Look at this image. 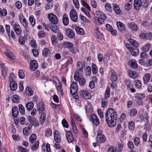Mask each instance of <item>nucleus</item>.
Listing matches in <instances>:
<instances>
[{
  "instance_id": "obj_1",
  "label": "nucleus",
  "mask_w": 152,
  "mask_h": 152,
  "mask_svg": "<svg viewBox=\"0 0 152 152\" xmlns=\"http://www.w3.org/2000/svg\"><path fill=\"white\" fill-rule=\"evenodd\" d=\"M117 114L113 109L109 108L105 113L106 121L107 124L110 127H113L116 124Z\"/></svg>"
},
{
  "instance_id": "obj_2",
  "label": "nucleus",
  "mask_w": 152,
  "mask_h": 152,
  "mask_svg": "<svg viewBox=\"0 0 152 152\" xmlns=\"http://www.w3.org/2000/svg\"><path fill=\"white\" fill-rule=\"evenodd\" d=\"M148 5V1L147 0H134V7L135 9L138 10L143 6L146 8Z\"/></svg>"
},
{
  "instance_id": "obj_3",
  "label": "nucleus",
  "mask_w": 152,
  "mask_h": 152,
  "mask_svg": "<svg viewBox=\"0 0 152 152\" xmlns=\"http://www.w3.org/2000/svg\"><path fill=\"white\" fill-rule=\"evenodd\" d=\"M48 19L50 22L53 24H56L58 22V19L57 16L52 13L48 14Z\"/></svg>"
},
{
  "instance_id": "obj_4",
  "label": "nucleus",
  "mask_w": 152,
  "mask_h": 152,
  "mask_svg": "<svg viewBox=\"0 0 152 152\" xmlns=\"http://www.w3.org/2000/svg\"><path fill=\"white\" fill-rule=\"evenodd\" d=\"M70 17L72 20L75 22H77V15L76 11L74 9H72L70 12Z\"/></svg>"
},
{
  "instance_id": "obj_5",
  "label": "nucleus",
  "mask_w": 152,
  "mask_h": 152,
  "mask_svg": "<svg viewBox=\"0 0 152 152\" xmlns=\"http://www.w3.org/2000/svg\"><path fill=\"white\" fill-rule=\"evenodd\" d=\"M78 90L77 85L75 82H72L70 86V92L71 94L74 95Z\"/></svg>"
},
{
  "instance_id": "obj_6",
  "label": "nucleus",
  "mask_w": 152,
  "mask_h": 152,
  "mask_svg": "<svg viewBox=\"0 0 152 152\" xmlns=\"http://www.w3.org/2000/svg\"><path fill=\"white\" fill-rule=\"evenodd\" d=\"M80 95L81 98L85 99H89L91 98L90 94L88 92L85 90L81 91L80 93Z\"/></svg>"
},
{
  "instance_id": "obj_7",
  "label": "nucleus",
  "mask_w": 152,
  "mask_h": 152,
  "mask_svg": "<svg viewBox=\"0 0 152 152\" xmlns=\"http://www.w3.org/2000/svg\"><path fill=\"white\" fill-rule=\"evenodd\" d=\"M91 120L96 126H98L99 124V121L96 115L94 113H92L90 116Z\"/></svg>"
},
{
  "instance_id": "obj_8",
  "label": "nucleus",
  "mask_w": 152,
  "mask_h": 152,
  "mask_svg": "<svg viewBox=\"0 0 152 152\" xmlns=\"http://www.w3.org/2000/svg\"><path fill=\"white\" fill-rule=\"evenodd\" d=\"M29 67L31 70L34 71L36 70L38 67L37 61L35 60H32L31 61Z\"/></svg>"
},
{
  "instance_id": "obj_9",
  "label": "nucleus",
  "mask_w": 152,
  "mask_h": 152,
  "mask_svg": "<svg viewBox=\"0 0 152 152\" xmlns=\"http://www.w3.org/2000/svg\"><path fill=\"white\" fill-rule=\"evenodd\" d=\"M106 137L103 134L99 133L97 134V140L98 142L100 143H102L106 141Z\"/></svg>"
},
{
  "instance_id": "obj_10",
  "label": "nucleus",
  "mask_w": 152,
  "mask_h": 152,
  "mask_svg": "<svg viewBox=\"0 0 152 152\" xmlns=\"http://www.w3.org/2000/svg\"><path fill=\"white\" fill-rule=\"evenodd\" d=\"M54 139L56 142L58 143H59L61 141L60 135L57 130L55 131L53 133Z\"/></svg>"
},
{
  "instance_id": "obj_11",
  "label": "nucleus",
  "mask_w": 152,
  "mask_h": 152,
  "mask_svg": "<svg viewBox=\"0 0 152 152\" xmlns=\"http://www.w3.org/2000/svg\"><path fill=\"white\" fill-rule=\"evenodd\" d=\"M128 75L130 77L133 78H136L138 76L137 73L135 71L131 69H129L128 71Z\"/></svg>"
},
{
  "instance_id": "obj_12",
  "label": "nucleus",
  "mask_w": 152,
  "mask_h": 152,
  "mask_svg": "<svg viewBox=\"0 0 152 152\" xmlns=\"http://www.w3.org/2000/svg\"><path fill=\"white\" fill-rule=\"evenodd\" d=\"M66 32L68 37L70 38H73L75 37V32L71 29L70 28L66 29Z\"/></svg>"
},
{
  "instance_id": "obj_13",
  "label": "nucleus",
  "mask_w": 152,
  "mask_h": 152,
  "mask_svg": "<svg viewBox=\"0 0 152 152\" xmlns=\"http://www.w3.org/2000/svg\"><path fill=\"white\" fill-rule=\"evenodd\" d=\"M111 79L112 81H116L118 79V76L117 73L113 69L110 71Z\"/></svg>"
},
{
  "instance_id": "obj_14",
  "label": "nucleus",
  "mask_w": 152,
  "mask_h": 152,
  "mask_svg": "<svg viewBox=\"0 0 152 152\" xmlns=\"http://www.w3.org/2000/svg\"><path fill=\"white\" fill-rule=\"evenodd\" d=\"M117 26L118 29L120 31H126V26L122 22H118L117 23Z\"/></svg>"
},
{
  "instance_id": "obj_15",
  "label": "nucleus",
  "mask_w": 152,
  "mask_h": 152,
  "mask_svg": "<svg viewBox=\"0 0 152 152\" xmlns=\"http://www.w3.org/2000/svg\"><path fill=\"white\" fill-rule=\"evenodd\" d=\"M37 111L39 113H42L45 110V107L43 102H39L38 104Z\"/></svg>"
},
{
  "instance_id": "obj_16",
  "label": "nucleus",
  "mask_w": 152,
  "mask_h": 152,
  "mask_svg": "<svg viewBox=\"0 0 152 152\" xmlns=\"http://www.w3.org/2000/svg\"><path fill=\"white\" fill-rule=\"evenodd\" d=\"M129 63L132 68L134 69L137 68L138 65L135 60L133 59L130 60L129 61Z\"/></svg>"
},
{
  "instance_id": "obj_17",
  "label": "nucleus",
  "mask_w": 152,
  "mask_h": 152,
  "mask_svg": "<svg viewBox=\"0 0 152 152\" xmlns=\"http://www.w3.org/2000/svg\"><path fill=\"white\" fill-rule=\"evenodd\" d=\"M94 34L98 39H100L103 38V35L99 31L98 28L95 29Z\"/></svg>"
},
{
  "instance_id": "obj_18",
  "label": "nucleus",
  "mask_w": 152,
  "mask_h": 152,
  "mask_svg": "<svg viewBox=\"0 0 152 152\" xmlns=\"http://www.w3.org/2000/svg\"><path fill=\"white\" fill-rule=\"evenodd\" d=\"M13 28L17 34L18 35L21 34L22 32V30L20 26L18 24L16 25Z\"/></svg>"
},
{
  "instance_id": "obj_19",
  "label": "nucleus",
  "mask_w": 152,
  "mask_h": 152,
  "mask_svg": "<svg viewBox=\"0 0 152 152\" xmlns=\"http://www.w3.org/2000/svg\"><path fill=\"white\" fill-rule=\"evenodd\" d=\"M66 136L69 143H70L73 141L74 139L70 132L67 131L66 133Z\"/></svg>"
},
{
  "instance_id": "obj_20",
  "label": "nucleus",
  "mask_w": 152,
  "mask_h": 152,
  "mask_svg": "<svg viewBox=\"0 0 152 152\" xmlns=\"http://www.w3.org/2000/svg\"><path fill=\"white\" fill-rule=\"evenodd\" d=\"M61 45L64 48H72L74 46V45L72 43L67 41L64 42L61 44Z\"/></svg>"
},
{
  "instance_id": "obj_21",
  "label": "nucleus",
  "mask_w": 152,
  "mask_h": 152,
  "mask_svg": "<svg viewBox=\"0 0 152 152\" xmlns=\"http://www.w3.org/2000/svg\"><path fill=\"white\" fill-rule=\"evenodd\" d=\"M63 23L64 25L65 26H67L69 23V19L67 15L64 14L62 18Z\"/></svg>"
},
{
  "instance_id": "obj_22",
  "label": "nucleus",
  "mask_w": 152,
  "mask_h": 152,
  "mask_svg": "<svg viewBox=\"0 0 152 152\" xmlns=\"http://www.w3.org/2000/svg\"><path fill=\"white\" fill-rule=\"evenodd\" d=\"M131 55L134 56H136L139 53V50L138 47L133 48L132 50H130Z\"/></svg>"
},
{
  "instance_id": "obj_23",
  "label": "nucleus",
  "mask_w": 152,
  "mask_h": 152,
  "mask_svg": "<svg viewBox=\"0 0 152 152\" xmlns=\"http://www.w3.org/2000/svg\"><path fill=\"white\" fill-rule=\"evenodd\" d=\"M10 87L11 90L15 91L17 87V83L15 81H12L10 83Z\"/></svg>"
},
{
  "instance_id": "obj_24",
  "label": "nucleus",
  "mask_w": 152,
  "mask_h": 152,
  "mask_svg": "<svg viewBox=\"0 0 152 152\" xmlns=\"http://www.w3.org/2000/svg\"><path fill=\"white\" fill-rule=\"evenodd\" d=\"M151 77V76L150 74L148 73L145 74L143 77L144 83L145 84H147L150 79Z\"/></svg>"
},
{
  "instance_id": "obj_25",
  "label": "nucleus",
  "mask_w": 152,
  "mask_h": 152,
  "mask_svg": "<svg viewBox=\"0 0 152 152\" xmlns=\"http://www.w3.org/2000/svg\"><path fill=\"white\" fill-rule=\"evenodd\" d=\"M5 53L7 57L10 58V59L13 60L15 59V57L14 54L10 50H7L5 52Z\"/></svg>"
},
{
  "instance_id": "obj_26",
  "label": "nucleus",
  "mask_w": 152,
  "mask_h": 152,
  "mask_svg": "<svg viewBox=\"0 0 152 152\" xmlns=\"http://www.w3.org/2000/svg\"><path fill=\"white\" fill-rule=\"evenodd\" d=\"M27 39L26 35H24L23 37L20 36L19 38V42L21 45H23L26 40Z\"/></svg>"
},
{
  "instance_id": "obj_27",
  "label": "nucleus",
  "mask_w": 152,
  "mask_h": 152,
  "mask_svg": "<svg viewBox=\"0 0 152 152\" xmlns=\"http://www.w3.org/2000/svg\"><path fill=\"white\" fill-rule=\"evenodd\" d=\"M104 20L98 17H94V22L95 23L98 25H101L104 23Z\"/></svg>"
},
{
  "instance_id": "obj_28",
  "label": "nucleus",
  "mask_w": 152,
  "mask_h": 152,
  "mask_svg": "<svg viewBox=\"0 0 152 152\" xmlns=\"http://www.w3.org/2000/svg\"><path fill=\"white\" fill-rule=\"evenodd\" d=\"M113 9L115 13L117 14H120L121 12L119 7L116 4H113Z\"/></svg>"
},
{
  "instance_id": "obj_29",
  "label": "nucleus",
  "mask_w": 152,
  "mask_h": 152,
  "mask_svg": "<svg viewBox=\"0 0 152 152\" xmlns=\"http://www.w3.org/2000/svg\"><path fill=\"white\" fill-rule=\"evenodd\" d=\"M12 113L14 117H17L19 113V111L18 107L16 106L14 107L12 109Z\"/></svg>"
},
{
  "instance_id": "obj_30",
  "label": "nucleus",
  "mask_w": 152,
  "mask_h": 152,
  "mask_svg": "<svg viewBox=\"0 0 152 152\" xmlns=\"http://www.w3.org/2000/svg\"><path fill=\"white\" fill-rule=\"evenodd\" d=\"M75 30L77 33L80 35H83L85 33L83 29L78 26L75 27Z\"/></svg>"
},
{
  "instance_id": "obj_31",
  "label": "nucleus",
  "mask_w": 152,
  "mask_h": 152,
  "mask_svg": "<svg viewBox=\"0 0 152 152\" xmlns=\"http://www.w3.org/2000/svg\"><path fill=\"white\" fill-rule=\"evenodd\" d=\"M145 97V94L143 93H137L135 95V98L138 100L143 99Z\"/></svg>"
},
{
  "instance_id": "obj_32",
  "label": "nucleus",
  "mask_w": 152,
  "mask_h": 152,
  "mask_svg": "<svg viewBox=\"0 0 152 152\" xmlns=\"http://www.w3.org/2000/svg\"><path fill=\"white\" fill-rule=\"evenodd\" d=\"M79 73L78 72H76L75 73L74 78L75 81L77 82L79 81L81 79V77H83L81 75H80Z\"/></svg>"
},
{
  "instance_id": "obj_33",
  "label": "nucleus",
  "mask_w": 152,
  "mask_h": 152,
  "mask_svg": "<svg viewBox=\"0 0 152 152\" xmlns=\"http://www.w3.org/2000/svg\"><path fill=\"white\" fill-rule=\"evenodd\" d=\"M137 113V110L136 109L133 108L131 109L129 112V115L130 117H133L136 115Z\"/></svg>"
},
{
  "instance_id": "obj_34",
  "label": "nucleus",
  "mask_w": 152,
  "mask_h": 152,
  "mask_svg": "<svg viewBox=\"0 0 152 152\" xmlns=\"http://www.w3.org/2000/svg\"><path fill=\"white\" fill-rule=\"evenodd\" d=\"M85 108L86 111L87 112H89L91 111L92 109V107L91 104L88 102L85 105Z\"/></svg>"
},
{
  "instance_id": "obj_35",
  "label": "nucleus",
  "mask_w": 152,
  "mask_h": 152,
  "mask_svg": "<svg viewBox=\"0 0 152 152\" xmlns=\"http://www.w3.org/2000/svg\"><path fill=\"white\" fill-rule=\"evenodd\" d=\"M77 71L79 73L82 72L83 71V66L82 65V63L80 62H78L77 64Z\"/></svg>"
},
{
  "instance_id": "obj_36",
  "label": "nucleus",
  "mask_w": 152,
  "mask_h": 152,
  "mask_svg": "<svg viewBox=\"0 0 152 152\" xmlns=\"http://www.w3.org/2000/svg\"><path fill=\"white\" fill-rule=\"evenodd\" d=\"M34 106V103L32 102H30L27 103L26 104V107L27 109L30 111L33 107Z\"/></svg>"
},
{
  "instance_id": "obj_37",
  "label": "nucleus",
  "mask_w": 152,
  "mask_h": 152,
  "mask_svg": "<svg viewBox=\"0 0 152 152\" xmlns=\"http://www.w3.org/2000/svg\"><path fill=\"white\" fill-rule=\"evenodd\" d=\"M128 26L133 31H136L138 30L137 26L134 23H129Z\"/></svg>"
},
{
  "instance_id": "obj_38",
  "label": "nucleus",
  "mask_w": 152,
  "mask_h": 152,
  "mask_svg": "<svg viewBox=\"0 0 152 152\" xmlns=\"http://www.w3.org/2000/svg\"><path fill=\"white\" fill-rule=\"evenodd\" d=\"M129 42L134 47V48L138 47V43L135 40L131 39L129 40Z\"/></svg>"
},
{
  "instance_id": "obj_39",
  "label": "nucleus",
  "mask_w": 152,
  "mask_h": 152,
  "mask_svg": "<svg viewBox=\"0 0 152 152\" xmlns=\"http://www.w3.org/2000/svg\"><path fill=\"white\" fill-rule=\"evenodd\" d=\"M50 28L51 30L55 33H57L59 31L58 27L56 25H53L50 26Z\"/></svg>"
},
{
  "instance_id": "obj_40",
  "label": "nucleus",
  "mask_w": 152,
  "mask_h": 152,
  "mask_svg": "<svg viewBox=\"0 0 152 152\" xmlns=\"http://www.w3.org/2000/svg\"><path fill=\"white\" fill-rule=\"evenodd\" d=\"M26 93L29 96H31L33 94V91L29 87H27L26 89Z\"/></svg>"
},
{
  "instance_id": "obj_41",
  "label": "nucleus",
  "mask_w": 152,
  "mask_h": 152,
  "mask_svg": "<svg viewBox=\"0 0 152 152\" xmlns=\"http://www.w3.org/2000/svg\"><path fill=\"white\" fill-rule=\"evenodd\" d=\"M51 40L52 45L55 46L57 41L56 36L54 35H53L51 37Z\"/></svg>"
},
{
  "instance_id": "obj_42",
  "label": "nucleus",
  "mask_w": 152,
  "mask_h": 152,
  "mask_svg": "<svg viewBox=\"0 0 152 152\" xmlns=\"http://www.w3.org/2000/svg\"><path fill=\"white\" fill-rule=\"evenodd\" d=\"M7 14V12L6 9L4 8L2 9L0 8V16H6Z\"/></svg>"
},
{
  "instance_id": "obj_43",
  "label": "nucleus",
  "mask_w": 152,
  "mask_h": 152,
  "mask_svg": "<svg viewBox=\"0 0 152 152\" xmlns=\"http://www.w3.org/2000/svg\"><path fill=\"white\" fill-rule=\"evenodd\" d=\"M37 139V136L34 134H32L29 137V141L31 143H33Z\"/></svg>"
},
{
  "instance_id": "obj_44",
  "label": "nucleus",
  "mask_w": 152,
  "mask_h": 152,
  "mask_svg": "<svg viewBox=\"0 0 152 152\" xmlns=\"http://www.w3.org/2000/svg\"><path fill=\"white\" fill-rule=\"evenodd\" d=\"M91 66L92 69V73L94 74H95L96 73L98 72V68L96 65L93 63L92 64Z\"/></svg>"
},
{
  "instance_id": "obj_45",
  "label": "nucleus",
  "mask_w": 152,
  "mask_h": 152,
  "mask_svg": "<svg viewBox=\"0 0 152 152\" xmlns=\"http://www.w3.org/2000/svg\"><path fill=\"white\" fill-rule=\"evenodd\" d=\"M110 95V89L109 87H107L106 89L105 92V98L107 99L108 98Z\"/></svg>"
},
{
  "instance_id": "obj_46",
  "label": "nucleus",
  "mask_w": 152,
  "mask_h": 152,
  "mask_svg": "<svg viewBox=\"0 0 152 152\" xmlns=\"http://www.w3.org/2000/svg\"><path fill=\"white\" fill-rule=\"evenodd\" d=\"M1 67L2 69V74L3 75H6L7 73V67L4 66V64H1Z\"/></svg>"
},
{
  "instance_id": "obj_47",
  "label": "nucleus",
  "mask_w": 152,
  "mask_h": 152,
  "mask_svg": "<svg viewBox=\"0 0 152 152\" xmlns=\"http://www.w3.org/2000/svg\"><path fill=\"white\" fill-rule=\"evenodd\" d=\"M108 100L106 98H104L102 99V106L103 108H105L107 105Z\"/></svg>"
},
{
  "instance_id": "obj_48",
  "label": "nucleus",
  "mask_w": 152,
  "mask_h": 152,
  "mask_svg": "<svg viewBox=\"0 0 152 152\" xmlns=\"http://www.w3.org/2000/svg\"><path fill=\"white\" fill-rule=\"evenodd\" d=\"M45 113H42L41 115L39 118V121L42 124L44 123L45 121Z\"/></svg>"
},
{
  "instance_id": "obj_49",
  "label": "nucleus",
  "mask_w": 152,
  "mask_h": 152,
  "mask_svg": "<svg viewBox=\"0 0 152 152\" xmlns=\"http://www.w3.org/2000/svg\"><path fill=\"white\" fill-rule=\"evenodd\" d=\"M39 141H37L32 146L31 148L32 151L36 150L39 147Z\"/></svg>"
},
{
  "instance_id": "obj_50",
  "label": "nucleus",
  "mask_w": 152,
  "mask_h": 152,
  "mask_svg": "<svg viewBox=\"0 0 152 152\" xmlns=\"http://www.w3.org/2000/svg\"><path fill=\"white\" fill-rule=\"evenodd\" d=\"M11 99L12 102L15 103L18 102L19 101L17 95L16 94L12 96L11 98Z\"/></svg>"
},
{
  "instance_id": "obj_51",
  "label": "nucleus",
  "mask_w": 152,
  "mask_h": 152,
  "mask_svg": "<svg viewBox=\"0 0 152 152\" xmlns=\"http://www.w3.org/2000/svg\"><path fill=\"white\" fill-rule=\"evenodd\" d=\"M29 21L30 23L33 26L35 24V19L32 15L29 18Z\"/></svg>"
},
{
  "instance_id": "obj_52",
  "label": "nucleus",
  "mask_w": 152,
  "mask_h": 152,
  "mask_svg": "<svg viewBox=\"0 0 152 152\" xmlns=\"http://www.w3.org/2000/svg\"><path fill=\"white\" fill-rule=\"evenodd\" d=\"M81 2L82 5L86 7L88 10L91 11V8L89 5L84 1L81 0Z\"/></svg>"
},
{
  "instance_id": "obj_53",
  "label": "nucleus",
  "mask_w": 152,
  "mask_h": 152,
  "mask_svg": "<svg viewBox=\"0 0 152 152\" xmlns=\"http://www.w3.org/2000/svg\"><path fill=\"white\" fill-rule=\"evenodd\" d=\"M19 109L20 113L21 114H23L25 113V110L23 105L21 104L19 105Z\"/></svg>"
},
{
  "instance_id": "obj_54",
  "label": "nucleus",
  "mask_w": 152,
  "mask_h": 152,
  "mask_svg": "<svg viewBox=\"0 0 152 152\" xmlns=\"http://www.w3.org/2000/svg\"><path fill=\"white\" fill-rule=\"evenodd\" d=\"M128 127L129 129L133 130L134 129L135 127V123L133 121H131L128 124Z\"/></svg>"
},
{
  "instance_id": "obj_55",
  "label": "nucleus",
  "mask_w": 152,
  "mask_h": 152,
  "mask_svg": "<svg viewBox=\"0 0 152 152\" xmlns=\"http://www.w3.org/2000/svg\"><path fill=\"white\" fill-rule=\"evenodd\" d=\"M151 47V45L149 44H147L144 45L143 48V50L146 52L148 51Z\"/></svg>"
},
{
  "instance_id": "obj_56",
  "label": "nucleus",
  "mask_w": 152,
  "mask_h": 152,
  "mask_svg": "<svg viewBox=\"0 0 152 152\" xmlns=\"http://www.w3.org/2000/svg\"><path fill=\"white\" fill-rule=\"evenodd\" d=\"M21 23L25 28H27L28 27V22L26 19L25 18H23V20L22 21Z\"/></svg>"
},
{
  "instance_id": "obj_57",
  "label": "nucleus",
  "mask_w": 152,
  "mask_h": 152,
  "mask_svg": "<svg viewBox=\"0 0 152 152\" xmlns=\"http://www.w3.org/2000/svg\"><path fill=\"white\" fill-rule=\"evenodd\" d=\"M144 120V118L143 115H140L139 116L136 118V121L137 122H142Z\"/></svg>"
},
{
  "instance_id": "obj_58",
  "label": "nucleus",
  "mask_w": 152,
  "mask_h": 152,
  "mask_svg": "<svg viewBox=\"0 0 152 152\" xmlns=\"http://www.w3.org/2000/svg\"><path fill=\"white\" fill-rule=\"evenodd\" d=\"M91 69L90 66H87L85 70L86 74L87 75H89L91 73Z\"/></svg>"
},
{
  "instance_id": "obj_59",
  "label": "nucleus",
  "mask_w": 152,
  "mask_h": 152,
  "mask_svg": "<svg viewBox=\"0 0 152 152\" xmlns=\"http://www.w3.org/2000/svg\"><path fill=\"white\" fill-rule=\"evenodd\" d=\"M79 84L82 86L85 85L86 81L83 77H81V79L78 81Z\"/></svg>"
},
{
  "instance_id": "obj_60",
  "label": "nucleus",
  "mask_w": 152,
  "mask_h": 152,
  "mask_svg": "<svg viewBox=\"0 0 152 152\" xmlns=\"http://www.w3.org/2000/svg\"><path fill=\"white\" fill-rule=\"evenodd\" d=\"M98 114L100 118H102L104 117V115L103 112L102 111L101 109H97Z\"/></svg>"
},
{
  "instance_id": "obj_61",
  "label": "nucleus",
  "mask_w": 152,
  "mask_h": 152,
  "mask_svg": "<svg viewBox=\"0 0 152 152\" xmlns=\"http://www.w3.org/2000/svg\"><path fill=\"white\" fill-rule=\"evenodd\" d=\"M81 10L89 18L91 16L89 12L84 7H82Z\"/></svg>"
},
{
  "instance_id": "obj_62",
  "label": "nucleus",
  "mask_w": 152,
  "mask_h": 152,
  "mask_svg": "<svg viewBox=\"0 0 152 152\" xmlns=\"http://www.w3.org/2000/svg\"><path fill=\"white\" fill-rule=\"evenodd\" d=\"M18 75L19 77L21 79H23L25 76V75L22 70H19L18 72Z\"/></svg>"
},
{
  "instance_id": "obj_63",
  "label": "nucleus",
  "mask_w": 152,
  "mask_h": 152,
  "mask_svg": "<svg viewBox=\"0 0 152 152\" xmlns=\"http://www.w3.org/2000/svg\"><path fill=\"white\" fill-rule=\"evenodd\" d=\"M135 86L138 88L141 89L142 88V84L140 80H137L136 81V83L135 84Z\"/></svg>"
},
{
  "instance_id": "obj_64",
  "label": "nucleus",
  "mask_w": 152,
  "mask_h": 152,
  "mask_svg": "<svg viewBox=\"0 0 152 152\" xmlns=\"http://www.w3.org/2000/svg\"><path fill=\"white\" fill-rule=\"evenodd\" d=\"M152 39V33H146L145 39H146L151 40Z\"/></svg>"
}]
</instances>
